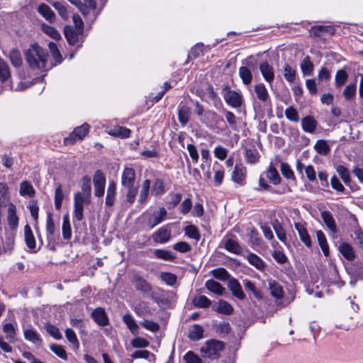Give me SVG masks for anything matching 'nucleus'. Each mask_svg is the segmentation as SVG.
<instances>
[{"instance_id":"obj_1","label":"nucleus","mask_w":363,"mask_h":363,"mask_svg":"<svg viewBox=\"0 0 363 363\" xmlns=\"http://www.w3.org/2000/svg\"><path fill=\"white\" fill-rule=\"evenodd\" d=\"M25 58L29 67L40 72H47L52 66L48 65V53L38 44L31 45L25 52Z\"/></svg>"},{"instance_id":"obj_2","label":"nucleus","mask_w":363,"mask_h":363,"mask_svg":"<svg viewBox=\"0 0 363 363\" xmlns=\"http://www.w3.org/2000/svg\"><path fill=\"white\" fill-rule=\"evenodd\" d=\"M225 348V343L220 340L212 339L207 340L200 350L203 357L211 359H218L220 352Z\"/></svg>"},{"instance_id":"obj_3","label":"nucleus","mask_w":363,"mask_h":363,"mask_svg":"<svg viewBox=\"0 0 363 363\" xmlns=\"http://www.w3.org/2000/svg\"><path fill=\"white\" fill-rule=\"evenodd\" d=\"M91 202V196L76 192L74 195V218L81 221L84 218V207Z\"/></svg>"},{"instance_id":"obj_4","label":"nucleus","mask_w":363,"mask_h":363,"mask_svg":"<svg viewBox=\"0 0 363 363\" xmlns=\"http://www.w3.org/2000/svg\"><path fill=\"white\" fill-rule=\"evenodd\" d=\"M90 125L84 123L80 126L76 127L74 130L64 139V143L66 145H72L77 141L82 140L89 133Z\"/></svg>"},{"instance_id":"obj_5","label":"nucleus","mask_w":363,"mask_h":363,"mask_svg":"<svg viewBox=\"0 0 363 363\" xmlns=\"http://www.w3.org/2000/svg\"><path fill=\"white\" fill-rule=\"evenodd\" d=\"M167 212L164 207H160L157 211L147 214V225L151 229L163 222L167 218Z\"/></svg>"},{"instance_id":"obj_6","label":"nucleus","mask_w":363,"mask_h":363,"mask_svg":"<svg viewBox=\"0 0 363 363\" xmlns=\"http://www.w3.org/2000/svg\"><path fill=\"white\" fill-rule=\"evenodd\" d=\"M93 182L95 196L97 197H101L104 194L106 184V179L101 171H96L94 175Z\"/></svg>"},{"instance_id":"obj_7","label":"nucleus","mask_w":363,"mask_h":363,"mask_svg":"<svg viewBox=\"0 0 363 363\" xmlns=\"http://www.w3.org/2000/svg\"><path fill=\"white\" fill-rule=\"evenodd\" d=\"M133 282L134 283L135 289L145 294H149L152 291L150 284L138 274L133 276Z\"/></svg>"},{"instance_id":"obj_8","label":"nucleus","mask_w":363,"mask_h":363,"mask_svg":"<svg viewBox=\"0 0 363 363\" xmlns=\"http://www.w3.org/2000/svg\"><path fill=\"white\" fill-rule=\"evenodd\" d=\"M320 215L325 225L334 236L337 232V228L333 215L328 211H322Z\"/></svg>"},{"instance_id":"obj_9","label":"nucleus","mask_w":363,"mask_h":363,"mask_svg":"<svg viewBox=\"0 0 363 363\" xmlns=\"http://www.w3.org/2000/svg\"><path fill=\"white\" fill-rule=\"evenodd\" d=\"M135 179V172L131 167H125L121 175V184L123 186H133Z\"/></svg>"},{"instance_id":"obj_10","label":"nucleus","mask_w":363,"mask_h":363,"mask_svg":"<svg viewBox=\"0 0 363 363\" xmlns=\"http://www.w3.org/2000/svg\"><path fill=\"white\" fill-rule=\"evenodd\" d=\"M232 180L239 184L243 186L245 184L246 168L236 164L232 172Z\"/></svg>"},{"instance_id":"obj_11","label":"nucleus","mask_w":363,"mask_h":363,"mask_svg":"<svg viewBox=\"0 0 363 363\" xmlns=\"http://www.w3.org/2000/svg\"><path fill=\"white\" fill-rule=\"evenodd\" d=\"M259 68L264 80L271 84L274 79V71L273 67L267 62H262L260 63Z\"/></svg>"},{"instance_id":"obj_12","label":"nucleus","mask_w":363,"mask_h":363,"mask_svg":"<svg viewBox=\"0 0 363 363\" xmlns=\"http://www.w3.org/2000/svg\"><path fill=\"white\" fill-rule=\"evenodd\" d=\"M294 228L298 232L300 240L307 247H311L312 245L311 237L306 230L304 223L298 222L295 223Z\"/></svg>"},{"instance_id":"obj_13","label":"nucleus","mask_w":363,"mask_h":363,"mask_svg":"<svg viewBox=\"0 0 363 363\" xmlns=\"http://www.w3.org/2000/svg\"><path fill=\"white\" fill-rule=\"evenodd\" d=\"M228 286L234 296L240 300L245 299V295L237 279L235 278H230L228 281Z\"/></svg>"},{"instance_id":"obj_14","label":"nucleus","mask_w":363,"mask_h":363,"mask_svg":"<svg viewBox=\"0 0 363 363\" xmlns=\"http://www.w3.org/2000/svg\"><path fill=\"white\" fill-rule=\"evenodd\" d=\"M91 316L94 321L101 326H105L108 324V319L102 308H97L91 313Z\"/></svg>"},{"instance_id":"obj_15","label":"nucleus","mask_w":363,"mask_h":363,"mask_svg":"<svg viewBox=\"0 0 363 363\" xmlns=\"http://www.w3.org/2000/svg\"><path fill=\"white\" fill-rule=\"evenodd\" d=\"M107 133L111 136L125 139L130 137L131 130L126 127L117 125L113 128L108 130Z\"/></svg>"},{"instance_id":"obj_16","label":"nucleus","mask_w":363,"mask_h":363,"mask_svg":"<svg viewBox=\"0 0 363 363\" xmlns=\"http://www.w3.org/2000/svg\"><path fill=\"white\" fill-rule=\"evenodd\" d=\"M37 11L46 21L50 23L55 21V14L48 5L43 3L38 6Z\"/></svg>"},{"instance_id":"obj_17","label":"nucleus","mask_w":363,"mask_h":363,"mask_svg":"<svg viewBox=\"0 0 363 363\" xmlns=\"http://www.w3.org/2000/svg\"><path fill=\"white\" fill-rule=\"evenodd\" d=\"M2 330L6 335V339L10 343H15L17 341L16 328L14 325L10 323H5L3 325Z\"/></svg>"},{"instance_id":"obj_18","label":"nucleus","mask_w":363,"mask_h":363,"mask_svg":"<svg viewBox=\"0 0 363 363\" xmlns=\"http://www.w3.org/2000/svg\"><path fill=\"white\" fill-rule=\"evenodd\" d=\"M7 220L11 229H15L18 226V218L16 216V208L12 203L9 204Z\"/></svg>"},{"instance_id":"obj_19","label":"nucleus","mask_w":363,"mask_h":363,"mask_svg":"<svg viewBox=\"0 0 363 363\" xmlns=\"http://www.w3.org/2000/svg\"><path fill=\"white\" fill-rule=\"evenodd\" d=\"M153 240L156 242L165 243L171 238V232L164 228H160L152 235Z\"/></svg>"},{"instance_id":"obj_20","label":"nucleus","mask_w":363,"mask_h":363,"mask_svg":"<svg viewBox=\"0 0 363 363\" xmlns=\"http://www.w3.org/2000/svg\"><path fill=\"white\" fill-rule=\"evenodd\" d=\"M224 99L228 105L235 108L242 104V96L238 92H226Z\"/></svg>"},{"instance_id":"obj_21","label":"nucleus","mask_w":363,"mask_h":363,"mask_svg":"<svg viewBox=\"0 0 363 363\" xmlns=\"http://www.w3.org/2000/svg\"><path fill=\"white\" fill-rule=\"evenodd\" d=\"M268 287L270 290V294L276 298H281L284 296L283 289L281 286L275 280L272 279H267Z\"/></svg>"},{"instance_id":"obj_22","label":"nucleus","mask_w":363,"mask_h":363,"mask_svg":"<svg viewBox=\"0 0 363 363\" xmlns=\"http://www.w3.org/2000/svg\"><path fill=\"white\" fill-rule=\"evenodd\" d=\"M116 195V184L114 181H111L108 183L106 196V205L112 206L114 204Z\"/></svg>"},{"instance_id":"obj_23","label":"nucleus","mask_w":363,"mask_h":363,"mask_svg":"<svg viewBox=\"0 0 363 363\" xmlns=\"http://www.w3.org/2000/svg\"><path fill=\"white\" fill-rule=\"evenodd\" d=\"M81 33L82 32L75 30L72 26H66L64 28L65 38L68 43L71 45H74L77 43L79 33Z\"/></svg>"},{"instance_id":"obj_24","label":"nucleus","mask_w":363,"mask_h":363,"mask_svg":"<svg viewBox=\"0 0 363 363\" xmlns=\"http://www.w3.org/2000/svg\"><path fill=\"white\" fill-rule=\"evenodd\" d=\"M23 334L26 340L38 346L42 345V339L36 330L33 329H26L24 330Z\"/></svg>"},{"instance_id":"obj_25","label":"nucleus","mask_w":363,"mask_h":363,"mask_svg":"<svg viewBox=\"0 0 363 363\" xmlns=\"http://www.w3.org/2000/svg\"><path fill=\"white\" fill-rule=\"evenodd\" d=\"M339 251L347 260H352L355 257L353 247L347 242H342L339 246Z\"/></svg>"},{"instance_id":"obj_26","label":"nucleus","mask_w":363,"mask_h":363,"mask_svg":"<svg viewBox=\"0 0 363 363\" xmlns=\"http://www.w3.org/2000/svg\"><path fill=\"white\" fill-rule=\"evenodd\" d=\"M19 194L22 196L33 198L35 194V191L28 181H23L20 184Z\"/></svg>"},{"instance_id":"obj_27","label":"nucleus","mask_w":363,"mask_h":363,"mask_svg":"<svg viewBox=\"0 0 363 363\" xmlns=\"http://www.w3.org/2000/svg\"><path fill=\"white\" fill-rule=\"evenodd\" d=\"M206 288L211 292L217 295H223L225 288L221 284L213 279H209L205 283Z\"/></svg>"},{"instance_id":"obj_28","label":"nucleus","mask_w":363,"mask_h":363,"mask_svg":"<svg viewBox=\"0 0 363 363\" xmlns=\"http://www.w3.org/2000/svg\"><path fill=\"white\" fill-rule=\"evenodd\" d=\"M62 233L65 240H69L72 238L71 225L68 213L65 214L62 217Z\"/></svg>"},{"instance_id":"obj_29","label":"nucleus","mask_w":363,"mask_h":363,"mask_svg":"<svg viewBox=\"0 0 363 363\" xmlns=\"http://www.w3.org/2000/svg\"><path fill=\"white\" fill-rule=\"evenodd\" d=\"M247 261L253 265L258 270L262 271L264 269L266 264L264 261L254 253H249L247 255Z\"/></svg>"},{"instance_id":"obj_30","label":"nucleus","mask_w":363,"mask_h":363,"mask_svg":"<svg viewBox=\"0 0 363 363\" xmlns=\"http://www.w3.org/2000/svg\"><path fill=\"white\" fill-rule=\"evenodd\" d=\"M9 60L12 65L15 67H20L23 64V59L21 52L17 48H13L10 51Z\"/></svg>"},{"instance_id":"obj_31","label":"nucleus","mask_w":363,"mask_h":363,"mask_svg":"<svg viewBox=\"0 0 363 363\" xmlns=\"http://www.w3.org/2000/svg\"><path fill=\"white\" fill-rule=\"evenodd\" d=\"M224 247L228 252L239 255L242 252V247L238 242L232 238H227Z\"/></svg>"},{"instance_id":"obj_32","label":"nucleus","mask_w":363,"mask_h":363,"mask_svg":"<svg viewBox=\"0 0 363 363\" xmlns=\"http://www.w3.org/2000/svg\"><path fill=\"white\" fill-rule=\"evenodd\" d=\"M323 281L327 284H337L340 286L339 284V274L335 267L330 268L327 277H324Z\"/></svg>"},{"instance_id":"obj_33","label":"nucleus","mask_w":363,"mask_h":363,"mask_svg":"<svg viewBox=\"0 0 363 363\" xmlns=\"http://www.w3.org/2000/svg\"><path fill=\"white\" fill-rule=\"evenodd\" d=\"M203 327L198 324H194L191 328L188 337L191 340H199L203 337Z\"/></svg>"},{"instance_id":"obj_34","label":"nucleus","mask_w":363,"mask_h":363,"mask_svg":"<svg viewBox=\"0 0 363 363\" xmlns=\"http://www.w3.org/2000/svg\"><path fill=\"white\" fill-rule=\"evenodd\" d=\"M123 320L133 334L138 333L139 327L134 318L130 314H125L123 316Z\"/></svg>"},{"instance_id":"obj_35","label":"nucleus","mask_w":363,"mask_h":363,"mask_svg":"<svg viewBox=\"0 0 363 363\" xmlns=\"http://www.w3.org/2000/svg\"><path fill=\"white\" fill-rule=\"evenodd\" d=\"M25 240L26 245L29 249H34L35 247V240L31 228L28 225L24 227Z\"/></svg>"},{"instance_id":"obj_36","label":"nucleus","mask_w":363,"mask_h":363,"mask_svg":"<svg viewBox=\"0 0 363 363\" xmlns=\"http://www.w3.org/2000/svg\"><path fill=\"white\" fill-rule=\"evenodd\" d=\"M282 74L285 79L290 83L294 82L296 79V70L294 67L288 64H285L283 70Z\"/></svg>"},{"instance_id":"obj_37","label":"nucleus","mask_w":363,"mask_h":363,"mask_svg":"<svg viewBox=\"0 0 363 363\" xmlns=\"http://www.w3.org/2000/svg\"><path fill=\"white\" fill-rule=\"evenodd\" d=\"M46 232H47V238L48 240L53 239L55 232V225L52 219V215L51 213H48L47 214V220H46Z\"/></svg>"},{"instance_id":"obj_38","label":"nucleus","mask_w":363,"mask_h":363,"mask_svg":"<svg viewBox=\"0 0 363 363\" xmlns=\"http://www.w3.org/2000/svg\"><path fill=\"white\" fill-rule=\"evenodd\" d=\"M150 186V181L149 179H145L142 184L141 190L139 194V202L140 203H144L147 201Z\"/></svg>"},{"instance_id":"obj_39","label":"nucleus","mask_w":363,"mask_h":363,"mask_svg":"<svg viewBox=\"0 0 363 363\" xmlns=\"http://www.w3.org/2000/svg\"><path fill=\"white\" fill-rule=\"evenodd\" d=\"M48 48L52 58L55 61V65L60 64L62 62L63 58L56 43L52 42L49 43Z\"/></svg>"},{"instance_id":"obj_40","label":"nucleus","mask_w":363,"mask_h":363,"mask_svg":"<svg viewBox=\"0 0 363 363\" xmlns=\"http://www.w3.org/2000/svg\"><path fill=\"white\" fill-rule=\"evenodd\" d=\"M194 306L197 308H206L210 306L211 301L206 296H199L194 297L192 300Z\"/></svg>"},{"instance_id":"obj_41","label":"nucleus","mask_w":363,"mask_h":363,"mask_svg":"<svg viewBox=\"0 0 363 363\" xmlns=\"http://www.w3.org/2000/svg\"><path fill=\"white\" fill-rule=\"evenodd\" d=\"M302 127L306 132L312 133L316 128V121L311 116H306L302 120Z\"/></svg>"},{"instance_id":"obj_42","label":"nucleus","mask_w":363,"mask_h":363,"mask_svg":"<svg viewBox=\"0 0 363 363\" xmlns=\"http://www.w3.org/2000/svg\"><path fill=\"white\" fill-rule=\"evenodd\" d=\"M190 115V109L186 106H179L178 117L179 122L185 125L189 122Z\"/></svg>"},{"instance_id":"obj_43","label":"nucleus","mask_w":363,"mask_h":363,"mask_svg":"<svg viewBox=\"0 0 363 363\" xmlns=\"http://www.w3.org/2000/svg\"><path fill=\"white\" fill-rule=\"evenodd\" d=\"M242 283L245 289L250 291L256 298L258 300H262L263 298L261 291L255 287V284L250 280L244 279Z\"/></svg>"},{"instance_id":"obj_44","label":"nucleus","mask_w":363,"mask_h":363,"mask_svg":"<svg viewBox=\"0 0 363 363\" xmlns=\"http://www.w3.org/2000/svg\"><path fill=\"white\" fill-rule=\"evenodd\" d=\"M42 30L54 40H59L61 38L60 33L52 26L45 23L41 25Z\"/></svg>"},{"instance_id":"obj_45","label":"nucleus","mask_w":363,"mask_h":363,"mask_svg":"<svg viewBox=\"0 0 363 363\" xmlns=\"http://www.w3.org/2000/svg\"><path fill=\"white\" fill-rule=\"evenodd\" d=\"M273 228L275 231V233L277 238L284 243H286L287 241L286 235L285 230H284L282 225L278 221L275 220L273 223Z\"/></svg>"},{"instance_id":"obj_46","label":"nucleus","mask_w":363,"mask_h":363,"mask_svg":"<svg viewBox=\"0 0 363 363\" xmlns=\"http://www.w3.org/2000/svg\"><path fill=\"white\" fill-rule=\"evenodd\" d=\"M64 199V193L62 184H59L55 191V206L57 210L62 207V201Z\"/></svg>"},{"instance_id":"obj_47","label":"nucleus","mask_w":363,"mask_h":363,"mask_svg":"<svg viewBox=\"0 0 363 363\" xmlns=\"http://www.w3.org/2000/svg\"><path fill=\"white\" fill-rule=\"evenodd\" d=\"M216 311L220 313L230 315L232 313L233 308L230 303L224 300H220L217 303Z\"/></svg>"},{"instance_id":"obj_48","label":"nucleus","mask_w":363,"mask_h":363,"mask_svg":"<svg viewBox=\"0 0 363 363\" xmlns=\"http://www.w3.org/2000/svg\"><path fill=\"white\" fill-rule=\"evenodd\" d=\"M53 8L57 11L58 14L63 19H67L69 17L67 6L60 1H54L52 3Z\"/></svg>"},{"instance_id":"obj_49","label":"nucleus","mask_w":363,"mask_h":363,"mask_svg":"<svg viewBox=\"0 0 363 363\" xmlns=\"http://www.w3.org/2000/svg\"><path fill=\"white\" fill-rule=\"evenodd\" d=\"M154 255L158 259H162L167 261L173 260L175 258V256L171 251L166 250H155L154 251Z\"/></svg>"},{"instance_id":"obj_50","label":"nucleus","mask_w":363,"mask_h":363,"mask_svg":"<svg viewBox=\"0 0 363 363\" xmlns=\"http://www.w3.org/2000/svg\"><path fill=\"white\" fill-rule=\"evenodd\" d=\"M266 177L270 180L274 184H278L280 183L281 177L279 175L278 172L273 166H269Z\"/></svg>"},{"instance_id":"obj_51","label":"nucleus","mask_w":363,"mask_h":363,"mask_svg":"<svg viewBox=\"0 0 363 363\" xmlns=\"http://www.w3.org/2000/svg\"><path fill=\"white\" fill-rule=\"evenodd\" d=\"M239 75L245 84H249L252 82V75L251 71L247 67H241L239 69Z\"/></svg>"},{"instance_id":"obj_52","label":"nucleus","mask_w":363,"mask_h":363,"mask_svg":"<svg viewBox=\"0 0 363 363\" xmlns=\"http://www.w3.org/2000/svg\"><path fill=\"white\" fill-rule=\"evenodd\" d=\"M185 235L189 238L194 239L196 240H199L201 238L200 233L199 232L198 228L193 225H187L184 228Z\"/></svg>"},{"instance_id":"obj_53","label":"nucleus","mask_w":363,"mask_h":363,"mask_svg":"<svg viewBox=\"0 0 363 363\" xmlns=\"http://www.w3.org/2000/svg\"><path fill=\"white\" fill-rule=\"evenodd\" d=\"M165 192L164 185L163 182L160 179H157L152 185L151 193L152 194L155 196H158L163 194Z\"/></svg>"},{"instance_id":"obj_54","label":"nucleus","mask_w":363,"mask_h":363,"mask_svg":"<svg viewBox=\"0 0 363 363\" xmlns=\"http://www.w3.org/2000/svg\"><path fill=\"white\" fill-rule=\"evenodd\" d=\"M11 75L10 69L8 64L3 60L0 59V79L6 81Z\"/></svg>"},{"instance_id":"obj_55","label":"nucleus","mask_w":363,"mask_h":363,"mask_svg":"<svg viewBox=\"0 0 363 363\" xmlns=\"http://www.w3.org/2000/svg\"><path fill=\"white\" fill-rule=\"evenodd\" d=\"M211 274L216 279H220L221 281H225L228 279L229 280L230 279V274H228L227 270H225L223 268H217V269H213L211 271Z\"/></svg>"},{"instance_id":"obj_56","label":"nucleus","mask_w":363,"mask_h":363,"mask_svg":"<svg viewBox=\"0 0 363 363\" xmlns=\"http://www.w3.org/2000/svg\"><path fill=\"white\" fill-rule=\"evenodd\" d=\"M82 191H79L82 194L87 195L91 196V179L89 177L85 176L82 178V184L81 187Z\"/></svg>"},{"instance_id":"obj_57","label":"nucleus","mask_w":363,"mask_h":363,"mask_svg":"<svg viewBox=\"0 0 363 363\" xmlns=\"http://www.w3.org/2000/svg\"><path fill=\"white\" fill-rule=\"evenodd\" d=\"M336 171L344 182L347 184L350 181V175L349 170L343 165H338L336 167Z\"/></svg>"},{"instance_id":"obj_58","label":"nucleus","mask_w":363,"mask_h":363,"mask_svg":"<svg viewBox=\"0 0 363 363\" xmlns=\"http://www.w3.org/2000/svg\"><path fill=\"white\" fill-rule=\"evenodd\" d=\"M45 328L46 330V332L51 335L53 338L56 340H60L62 339V334L60 332V330L56 326L47 323L45 326Z\"/></svg>"},{"instance_id":"obj_59","label":"nucleus","mask_w":363,"mask_h":363,"mask_svg":"<svg viewBox=\"0 0 363 363\" xmlns=\"http://www.w3.org/2000/svg\"><path fill=\"white\" fill-rule=\"evenodd\" d=\"M301 69L303 75H310L313 69V65L308 57H305L301 63Z\"/></svg>"},{"instance_id":"obj_60","label":"nucleus","mask_w":363,"mask_h":363,"mask_svg":"<svg viewBox=\"0 0 363 363\" xmlns=\"http://www.w3.org/2000/svg\"><path fill=\"white\" fill-rule=\"evenodd\" d=\"M245 160L250 164L257 162L259 160V153L257 150L247 149L245 151Z\"/></svg>"},{"instance_id":"obj_61","label":"nucleus","mask_w":363,"mask_h":363,"mask_svg":"<svg viewBox=\"0 0 363 363\" xmlns=\"http://www.w3.org/2000/svg\"><path fill=\"white\" fill-rule=\"evenodd\" d=\"M65 337L67 340L72 343L76 348H79V342L77 337L74 331L71 328H67L65 330Z\"/></svg>"},{"instance_id":"obj_62","label":"nucleus","mask_w":363,"mask_h":363,"mask_svg":"<svg viewBox=\"0 0 363 363\" xmlns=\"http://www.w3.org/2000/svg\"><path fill=\"white\" fill-rule=\"evenodd\" d=\"M319 246L325 256L329 255V247L324 233L319 230Z\"/></svg>"},{"instance_id":"obj_63","label":"nucleus","mask_w":363,"mask_h":363,"mask_svg":"<svg viewBox=\"0 0 363 363\" xmlns=\"http://www.w3.org/2000/svg\"><path fill=\"white\" fill-rule=\"evenodd\" d=\"M347 78V74L344 69H340L337 72L335 75V84L339 88L342 86Z\"/></svg>"},{"instance_id":"obj_64","label":"nucleus","mask_w":363,"mask_h":363,"mask_svg":"<svg viewBox=\"0 0 363 363\" xmlns=\"http://www.w3.org/2000/svg\"><path fill=\"white\" fill-rule=\"evenodd\" d=\"M184 359L186 363H202L201 359L191 351H189L184 356Z\"/></svg>"}]
</instances>
